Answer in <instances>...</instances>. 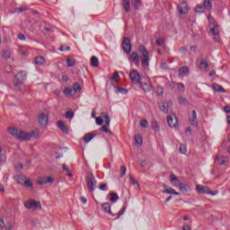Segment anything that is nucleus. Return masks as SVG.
I'll list each match as a JSON object with an SVG mask.
<instances>
[{
  "label": "nucleus",
  "mask_w": 230,
  "mask_h": 230,
  "mask_svg": "<svg viewBox=\"0 0 230 230\" xmlns=\"http://www.w3.org/2000/svg\"><path fill=\"white\" fill-rule=\"evenodd\" d=\"M188 10H190V8L188 7V3L186 1L180 3L178 5V12L181 15L188 13Z\"/></svg>",
  "instance_id": "9d476101"
},
{
  "label": "nucleus",
  "mask_w": 230,
  "mask_h": 230,
  "mask_svg": "<svg viewBox=\"0 0 230 230\" xmlns=\"http://www.w3.org/2000/svg\"><path fill=\"white\" fill-rule=\"evenodd\" d=\"M96 123H97V125H99V126L103 125V119H102V117H97V118H96Z\"/></svg>",
  "instance_id": "6e6d98bb"
},
{
  "label": "nucleus",
  "mask_w": 230,
  "mask_h": 230,
  "mask_svg": "<svg viewBox=\"0 0 230 230\" xmlns=\"http://www.w3.org/2000/svg\"><path fill=\"white\" fill-rule=\"evenodd\" d=\"M140 89H142L144 91V93H150V91H152V84H150V83L147 82H143L140 81V83H138Z\"/></svg>",
  "instance_id": "f8f14e48"
},
{
  "label": "nucleus",
  "mask_w": 230,
  "mask_h": 230,
  "mask_svg": "<svg viewBox=\"0 0 230 230\" xmlns=\"http://www.w3.org/2000/svg\"><path fill=\"white\" fill-rule=\"evenodd\" d=\"M91 64L93 67H98V66H100V60L96 58V56L92 57Z\"/></svg>",
  "instance_id": "c756f323"
},
{
  "label": "nucleus",
  "mask_w": 230,
  "mask_h": 230,
  "mask_svg": "<svg viewBox=\"0 0 230 230\" xmlns=\"http://www.w3.org/2000/svg\"><path fill=\"white\" fill-rule=\"evenodd\" d=\"M45 62L46 59L44 57H36L34 59V64H36V66H44Z\"/></svg>",
  "instance_id": "a878e982"
},
{
  "label": "nucleus",
  "mask_w": 230,
  "mask_h": 230,
  "mask_svg": "<svg viewBox=\"0 0 230 230\" xmlns=\"http://www.w3.org/2000/svg\"><path fill=\"white\" fill-rule=\"evenodd\" d=\"M4 227V220L0 219V229H3Z\"/></svg>",
  "instance_id": "69168bd1"
},
{
  "label": "nucleus",
  "mask_w": 230,
  "mask_h": 230,
  "mask_svg": "<svg viewBox=\"0 0 230 230\" xmlns=\"http://www.w3.org/2000/svg\"><path fill=\"white\" fill-rule=\"evenodd\" d=\"M53 181H54L53 178L50 176L43 177L38 181V184H40V186H43L44 184H51V182H53Z\"/></svg>",
  "instance_id": "dca6fc26"
},
{
  "label": "nucleus",
  "mask_w": 230,
  "mask_h": 230,
  "mask_svg": "<svg viewBox=\"0 0 230 230\" xmlns=\"http://www.w3.org/2000/svg\"><path fill=\"white\" fill-rule=\"evenodd\" d=\"M129 179L131 181V184H133L134 186L137 185V181H136L134 177L130 176Z\"/></svg>",
  "instance_id": "052dcab7"
},
{
  "label": "nucleus",
  "mask_w": 230,
  "mask_h": 230,
  "mask_svg": "<svg viewBox=\"0 0 230 230\" xmlns=\"http://www.w3.org/2000/svg\"><path fill=\"white\" fill-rule=\"evenodd\" d=\"M122 49L124 53H127V55H130L132 51V43H130V39L125 38L122 41Z\"/></svg>",
  "instance_id": "0eeeda50"
},
{
  "label": "nucleus",
  "mask_w": 230,
  "mask_h": 230,
  "mask_svg": "<svg viewBox=\"0 0 230 230\" xmlns=\"http://www.w3.org/2000/svg\"><path fill=\"white\" fill-rule=\"evenodd\" d=\"M99 190H101V191H107V190H109L107 188V183H102L101 185H99Z\"/></svg>",
  "instance_id": "864d4df0"
},
{
  "label": "nucleus",
  "mask_w": 230,
  "mask_h": 230,
  "mask_svg": "<svg viewBox=\"0 0 230 230\" xmlns=\"http://www.w3.org/2000/svg\"><path fill=\"white\" fill-rule=\"evenodd\" d=\"M185 134H191V128H187L186 130H185Z\"/></svg>",
  "instance_id": "338daca9"
},
{
  "label": "nucleus",
  "mask_w": 230,
  "mask_h": 230,
  "mask_svg": "<svg viewBox=\"0 0 230 230\" xmlns=\"http://www.w3.org/2000/svg\"><path fill=\"white\" fill-rule=\"evenodd\" d=\"M111 85L114 87V89H117L118 93H120V94H127L128 93V90L120 86H117L113 83H111Z\"/></svg>",
  "instance_id": "c85d7f7f"
},
{
  "label": "nucleus",
  "mask_w": 230,
  "mask_h": 230,
  "mask_svg": "<svg viewBox=\"0 0 230 230\" xmlns=\"http://www.w3.org/2000/svg\"><path fill=\"white\" fill-rule=\"evenodd\" d=\"M80 200L83 204H87V199L84 198V197H81L80 198Z\"/></svg>",
  "instance_id": "0e129e2a"
},
{
  "label": "nucleus",
  "mask_w": 230,
  "mask_h": 230,
  "mask_svg": "<svg viewBox=\"0 0 230 230\" xmlns=\"http://www.w3.org/2000/svg\"><path fill=\"white\" fill-rule=\"evenodd\" d=\"M62 168H63V172H66V175L68 177H73V173L71 172V171H69V168H67V165H66V164L62 165Z\"/></svg>",
  "instance_id": "a19ab883"
},
{
  "label": "nucleus",
  "mask_w": 230,
  "mask_h": 230,
  "mask_svg": "<svg viewBox=\"0 0 230 230\" xmlns=\"http://www.w3.org/2000/svg\"><path fill=\"white\" fill-rule=\"evenodd\" d=\"M65 118L66 119H73V118H75V111L72 110L66 111L65 114Z\"/></svg>",
  "instance_id": "58836bf2"
},
{
  "label": "nucleus",
  "mask_w": 230,
  "mask_h": 230,
  "mask_svg": "<svg viewBox=\"0 0 230 230\" xmlns=\"http://www.w3.org/2000/svg\"><path fill=\"white\" fill-rule=\"evenodd\" d=\"M164 39H161V38H158L157 40H156V44H157V46H161V47H163V46H164Z\"/></svg>",
  "instance_id": "5fc2aeb1"
},
{
  "label": "nucleus",
  "mask_w": 230,
  "mask_h": 230,
  "mask_svg": "<svg viewBox=\"0 0 230 230\" xmlns=\"http://www.w3.org/2000/svg\"><path fill=\"white\" fill-rule=\"evenodd\" d=\"M196 190L198 193H203L208 195L209 193V187L204 185H197Z\"/></svg>",
  "instance_id": "f3484780"
},
{
  "label": "nucleus",
  "mask_w": 230,
  "mask_h": 230,
  "mask_svg": "<svg viewBox=\"0 0 230 230\" xmlns=\"http://www.w3.org/2000/svg\"><path fill=\"white\" fill-rule=\"evenodd\" d=\"M138 53L141 55V62L144 67H148L150 66V55L148 54V50L145 46L140 45L138 47Z\"/></svg>",
  "instance_id": "f03ea898"
},
{
  "label": "nucleus",
  "mask_w": 230,
  "mask_h": 230,
  "mask_svg": "<svg viewBox=\"0 0 230 230\" xmlns=\"http://www.w3.org/2000/svg\"><path fill=\"white\" fill-rule=\"evenodd\" d=\"M110 202H111L112 204L118 202V200H119V196H118V193L116 192H111L110 193Z\"/></svg>",
  "instance_id": "bb28decb"
},
{
  "label": "nucleus",
  "mask_w": 230,
  "mask_h": 230,
  "mask_svg": "<svg viewBox=\"0 0 230 230\" xmlns=\"http://www.w3.org/2000/svg\"><path fill=\"white\" fill-rule=\"evenodd\" d=\"M180 154H186V146L184 145L180 146Z\"/></svg>",
  "instance_id": "4d7b16f0"
},
{
  "label": "nucleus",
  "mask_w": 230,
  "mask_h": 230,
  "mask_svg": "<svg viewBox=\"0 0 230 230\" xmlns=\"http://www.w3.org/2000/svg\"><path fill=\"white\" fill-rule=\"evenodd\" d=\"M40 203L35 199H29L25 202V208L27 209H37V208H40Z\"/></svg>",
  "instance_id": "6e6552de"
},
{
  "label": "nucleus",
  "mask_w": 230,
  "mask_h": 230,
  "mask_svg": "<svg viewBox=\"0 0 230 230\" xmlns=\"http://www.w3.org/2000/svg\"><path fill=\"white\" fill-rule=\"evenodd\" d=\"M102 208L105 213H108L111 217H116V214L112 213L111 210V203L105 202L102 204Z\"/></svg>",
  "instance_id": "4468645a"
},
{
  "label": "nucleus",
  "mask_w": 230,
  "mask_h": 230,
  "mask_svg": "<svg viewBox=\"0 0 230 230\" xmlns=\"http://www.w3.org/2000/svg\"><path fill=\"white\" fill-rule=\"evenodd\" d=\"M171 181H172L173 186H177V183L179 186L180 182H181V180H179V178L173 174L171 175Z\"/></svg>",
  "instance_id": "e433bc0d"
},
{
  "label": "nucleus",
  "mask_w": 230,
  "mask_h": 230,
  "mask_svg": "<svg viewBox=\"0 0 230 230\" xmlns=\"http://www.w3.org/2000/svg\"><path fill=\"white\" fill-rule=\"evenodd\" d=\"M151 128H152V130H155V132H159L160 128H159V124L157 123L156 120H153L151 122Z\"/></svg>",
  "instance_id": "72a5a7b5"
},
{
  "label": "nucleus",
  "mask_w": 230,
  "mask_h": 230,
  "mask_svg": "<svg viewBox=\"0 0 230 230\" xmlns=\"http://www.w3.org/2000/svg\"><path fill=\"white\" fill-rule=\"evenodd\" d=\"M204 10H206L204 4H197L195 7L196 13H204Z\"/></svg>",
  "instance_id": "c9c22d12"
},
{
  "label": "nucleus",
  "mask_w": 230,
  "mask_h": 230,
  "mask_svg": "<svg viewBox=\"0 0 230 230\" xmlns=\"http://www.w3.org/2000/svg\"><path fill=\"white\" fill-rule=\"evenodd\" d=\"M129 79L131 80V83L135 85L139 84V83H141V81L143 80L141 78V75H139V72L137 69H133L129 73Z\"/></svg>",
  "instance_id": "39448f33"
},
{
  "label": "nucleus",
  "mask_w": 230,
  "mask_h": 230,
  "mask_svg": "<svg viewBox=\"0 0 230 230\" xmlns=\"http://www.w3.org/2000/svg\"><path fill=\"white\" fill-rule=\"evenodd\" d=\"M163 193H165V195H180L179 192L176 191L173 188H168L163 190Z\"/></svg>",
  "instance_id": "b1692460"
},
{
  "label": "nucleus",
  "mask_w": 230,
  "mask_h": 230,
  "mask_svg": "<svg viewBox=\"0 0 230 230\" xmlns=\"http://www.w3.org/2000/svg\"><path fill=\"white\" fill-rule=\"evenodd\" d=\"M73 91H75V93H80V91H82V86H80L79 83H75L73 84Z\"/></svg>",
  "instance_id": "79ce46f5"
},
{
  "label": "nucleus",
  "mask_w": 230,
  "mask_h": 230,
  "mask_svg": "<svg viewBox=\"0 0 230 230\" xmlns=\"http://www.w3.org/2000/svg\"><path fill=\"white\" fill-rule=\"evenodd\" d=\"M170 105H172V101L161 102L158 104V107L164 114H168V112H170Z\"/></svg>",
  "instance_id": "1a4fd4ad"
},
{
  "label": "nucleus",
  "mask_w": 230,
  "mask_h": 230,
  "mask_svg": "<svg viewBox=\"0 0 230 230\" xmlns=\"http://www.w3.org/2000/svg\"><path fill=\"white\" fill-rule=\"evenodd\" d=\"M111 80H113V82H119V74L115 72L111 77Z\"/></svg>",
  "instance_id": "3c124183"
},
{
  "label": "nucleus",
  "mask_w": 230,
  "mask_h": 230,
  "mask_svg": "<svg viewBox=\"0 0 230 230\" xmlns=\"http://www.w3.org/2000/svg\"><path fill=\"white\" fill-rule=\"evenodd\" d=\"M125 211H127V204H124L122 208L118 212L115 220H118V218H119V217H121L125 213Z\"/></svg>",
  "instance_id": "4c0bfd02"
},
{
  "label": "nucleus",
  "mask_w": 230,
  "mask_h": 230,
  "mask_svg": "<svg viewBox=\"0 0 230 230\" xmlns=\"http://www.w3.org/2000/svg\"><path fill=\"white\" fill-rule=\"evenodd\" d=\"M85 182L90 193H93L94 190H96V184L98 181H96V177L93 172H88L85 176Z\"/></svg>",
  "instance_id": "7ed1b4c3"
},
{
  "label": "nucleus",
  "mask_w": 230,
  "mask_h": 230,
  "mask_svg": "<svg viewBox=\"0 0 230 230\" xmlns=\"http://www.w3.org/2000/svg\"><path fill=\"white\" fill-rule=\"evenodd\" d=\"M9 134L13 136L20 141H30L33 136H35V132L28 133L24 130H18L17 128H9Z\"/></svg>",
  "instance_id": "f257e3e1"
},
{
  "label": "nucleus",
  "mask_w": 230,
  "mask_h": 230,
  "mask_svg": "<svg viewBox=\"0 0 230 230\" xmlns=\"http://www.w3.org/2000/svg\"><path fill=\"white\" fill-rule=\"evenodd\" d=\"M140 127L142 128H148V120H146V119L140 120Z\"/></svg>",
  "instance_id": "de8ad7c7"
},
{
  "label": "nucleus",
  "mask_w": 230,
  "mask_h": 230,
  "mask_svg": "<svg viewBox=\"0 0 230 230\" xmlns=\"http://www.w3.org/2000/svg\"><path fill=\"white\" fill-rule=\"evenodd\" d=\"M58 127L63 132V134H69V128L62 120L58 121Z\"/></svg>",
  "instance_id": "a211bd4d"
},
{
  "label": "nucleus",
  "mask_w": 230,
  "mask_h": 230,
  "mask_svg": "<svg viewBox=\"0 0 230 230\" xmlns=\"http://www.w3.org/2000/svg\"><path fill=\"white\" fill-rule=\"evenodd\" d=\"M126 173H127V167L125 165H122L120 167V177H125Z\"/></svg>",
  "instance_id": "603ef678"
},
{
  "label": "nucleus",
  "mask_w": 230,
  "mask_h": 230,
  "mask_svg": "<svg viewBox=\"0 0 230 230\" xmlns=\"http://www.w3.org/2000/svg\"><path fill=\"white\" fill-rule=\"evenodd\" d=\"M122 6L127 13L130 12V0H122Z\"/></svg>",
  "instance_id": "cd10ccee"
},
{
  "label": "nucleus",
  "mask_w": 230,
  "mask_h": 230,
  "mask_svg": "<svg viewBox=\"0 0 230 230\" xmlns=\"http://www.w3.org/2000/svg\"><path fill=\"white\" fill-rule=\"evenodd\" d=\"M64 94H66L67 96H71L73 94V89L69 88V87H66L63 90Z\"/></svg>",
  "instance_id": "a18cd8bd"
},
{
  "label": "nucleus",
  "mask_w": 230,
  "mask_h": 230,
  "mask_svg": "<svg viewBox=\"0 0 230 230\" xmlns=\"http://www.w3.org/2000/svg\"><path fill=\"white\" fill-rule=\"evenodd\" d=\"M179 76H184V75H188L190 73V68L188 66H181L178 70Z\"/></svg>",
  "instance_id": "393cba45"
},
{
  "label": "nucleus",
  "mask_w": 230,
  "mask_h": 230,
  "mask_svg": "<svg viewBox=\"0 0 230 230\" xmlns=\"http://www.w3.org/2000/svg\"><path fill=\"white\" fill-rule=\"evenodd\" d=\"M59 51H71V47L64 48V46H61Z\"/></svg>",
  "instance_id": "13d9d810"
},
{
  "label": "nucleus",
  "mask_w": 230,
  "mask_h": 230,
  "mask_svg": "<svg viewBox=\"0 0 230 230\" xmlns=\"http://www.w3.org/2000/svg\"><path fill=\"white\" fill-rule=\"evenodd\" d=\"M38 121L40 127H46V125H48V122L49 121L48 114L40 113V116L38 117Z\"/></svg>",
  "instance_id": "9b49d317"
},
{
  "label": "nucleus",
  "mask_w": 230,
  "mask_h": 230,
  "mask_svg": "<svg viewBox=\"0 0 230 230\" xmlns=\"http://www.w3.org/2000/svg\"><path fill=\"white\" fill-rule=\"evenodd\" d=\"M147 163H146V160H142L139 164V165L142 167V168H145V166H146Z\"/></svg>",
  "instance_id": "e2e57ef3"
},
{
  "label": "nucleus",
  "mask_w": 230,
  "mask_h": 230,
  "mask_svg": "<svg viewBox=\"0 0 230 230\" xmlns=\"http://www.w3.org/2000/svg\"><path fill=\"white\" fill-rule=\"evenodd\" d=\"M129 60H132L133 64L135 66H139L141 64V61L139 60V55H137V52L133 51L130 55Z\"/></svg>",
  "instance_id": "2eb2a0df"
},
{
  "label": "nucleus",
  "mask_w": 230,
  "mask_h": 230,
  "mask_svg": "<svg viewBox=\"0 0 230 230\" xmlns=\"http://www.w3.org/2000/svg\"><path fill=\"white\" fill-rule=\"evenodd\" d=\"M213 87L217 93H226V89H224V87L218 84H214Z\"/></svg>",
  "instance_id": "473e14b6"
},
{
  "label": "nucleus",
  "mask_w": 230,
  "mask_h": 230,
  "mask_svg": "<svg viewBox=\"0 0 230 230\" xmlns=\"http://www.w3.org/2000/svg\"><path fill=\"white\" fill-rule=\"evenodd\" d=\"M203 6L205 10L211 12V10H213V0H204Z\"/></svg>",
  "instance_id": "412c9836"
},
{
  "label": "nucleus",
  "mask_w": 230,
  "mask_h": 230,
  "mask_svg": "<svg viewBox=\"0 0 230 230\" xmlns=\"http://www.w3.org/2000/svg\"><path fill=\"white\" fill-rule=\"evenodd\" d=\"M179 188H180V191H181V193H188V191L190 190V185H188L187 183H184V182H180Z\"/></svg>",
  "instance_id": "4be33fe9"
},
{
  "label": "nucleus",
  "mask_w": 230,
  "mask_h": 230,
  "mask_svg": "<svg viewBox=\"0 0 230 230\" xmlns=\"http://www.w3.org/2000/svg\"><path fill=\"white\" fill-rule=\"evenodd\" d=\"M2 57L3 58H10V57H12V51H10V49H4L2 51Z\"/></svg>",
  "instance_id": "f704fd0d"
},
{
  "label": "nucleus",
  "mask_w": 230,
  "mask_h": 230,
  "mask_svg": "<svg viewBox=\"0 0 230 230\" xmlns=\"http://www.w3.org/2000/svg\"><path fill=\"white\" fill-rule=\"evenodd\" d=\"M182 230H191L188 225L183 226Z\"/></svg>",
  "instance_id": "774afa93"
},
{
  "label": "nucleus",
  "mask_w": 230,
  "mask_h": 230,
  "mask_svg": "<svg viewBox=\"0 0 230 230\" xmlns=\"http://www.w3.org/2000/svg\"><path fill=\"white\" fill-rule=\"evenodd\" d=\"M104 119H105V123H106V125H104V126L111 127V117H109V115L105 114Z\"/></svg>",
  "instance_id": "8fccbe9b"
},
{
  "label": "nucleus",
  "mask_w": 230,
  "mask_h": 230,
  "mask_svg": "<svg viewBox=\"0 0 230 230\" xmlns=\"http://www.w3.org/2000/svg\"><path fill=\"white\" fill-rule=\"evenodd\" d=\"M94 137H96V133L90 132L84 135L83 141H84V143H89L92 139H94Z\"/></svg>",
  "instance_id": "aec40b11"
},
{
  "label": "nucleus",
  "mask_w": 230,
  "mask_h": 230,
  "mask_svg": "<svg viewBox=\"0 0 230 230\" xmlns=\"http://www.w3.org/2000/svg\"><path fill=\"white\" fill-rule=\"evenodd\" d=\"M18 39L19 40H26V36H24L22 33H20L18 34Z\"/></svg>",
  "instance_id": "bf43d9fd"
},
{
  "label": "nucleus",
  "mask_w": 230,
  "mask_h": 230,
  "mask_svg": "<svg viewBox=\"0 0 230 230\" xmlns=\"http://www.w3.org/2000/svg\"><path fill=\"white\" fill-rule=\"evenodd\" d=\"M75 64H76V62L75 61V59H73V58L66 59V66L68 67H73V66H75Z\"/></svg>",
  "instance_id": "37998d69"
},
{
  "label": "nucleus",
  "mask_w": 230,
  "mask_h": 230,
  "mask_svg": "<svg viewBox=\"0 0 230 230\" xmlns=\"http://www.w3.org/2000/svg\"><path fill=\"white\" fill-rule=\"evenodd\" d=\"M178 102H179L180 105H186V103H188V100H186V98H184L182 96L178 97Z\"/></svg>",
  "instance_id": "c03bdc74"
},
{
  "label": "nucleus",
  "mask_w": 230,
  "mask_h": 230,
  "mask_svg": "<svg viewBox=\"0 0 230 230\" xmlns=\"http://www.w3.org/2000/svg\"><path fill=\"white\" fill-rule=\"evenodd\" d=\"M209 28L210 33L214 36L216 42H220V31L218 30L220 26H218V24L210 23Z\"/></svg>",
  "instance_id": "423d86ee"
},
{
  "label": "nucleus",
  "mask_w": 230,
  "mask_h": 230,
  "mask_svg": "<svg viewBox=\"0 0 230 230\" xmlns=\"http://www.w3.org/2000/svg\"><path fill=\"white\" fill-rule=\"evenodd\" d=\"M24 186H26V188H32L33 187V181H31V180H25L23 181Z\"/></svg>",
  "instance_id": "49530a36"
},
{
  "label": "nucleus",
  "mask_w": 230,
  "mask_h": 230,
  "mask_svg": "<svg viewBox=\"0 0 230 230\" xmlns=\"http://www.w3.org/2000/svg\"><path fill=\"white\" fill-rule=\"evenodd\" d=\"M131 4L135 10H139L141 6V0H132Z\"/></svg>",
  "instance_id": "2f4dec72"
},
{
  "label": "nucleus",
  "mask_w": 230,
  "mask_h": 230,
  "mask_svg": "<svg viewBox=\"0 0 230 230\" xmlns=\"http://www.w3.org/2000/svg\"><path fill=\"white\" fill-rule=\"evenodd\" d=\"M167 123L171 128H175L178 125L177 118L173 119L171 116L167 117Z\"/></svg>",
  "instance_id": "6ab92c4d"
},
{
  "label": "nucleus",
  "mask_w": 230,
  "mask_h": 230,
  "mask_svg": "<svg viewBox=\"0 0 230 230\" xmlns=\"http://www.w3.org/2000/svg\"><path fill=\"white\" fill-rule=\"evenodd\" d=\"M135 143L137 145V146H141L143 145V137L141 135L135 136Z\"/></svg>",
  "instance_id": "7c9ffc66"
},
{
  "label": "nucleus",
  "mask_w": 230,
  "mask_h": 230,
  "mask_svg": "<svg viewBox=\"0 0 230 230\" xmlns=\"http://www.w3.org/2000/svg\"><path fill=\"white\" fill-rule=\"evenodd\" d=\"M224 111L225 112H226V114H230V106L229 105L225 106Z\"/></svg>",
  "instance_id": "680f3d73"
},
{
  "label": "nucleus",
  "mask_w": 230,
  "mask_h": 230,
  "mask_svg": "<svg viewBox=\"0 0 230 230\" xmlns=\"http://www.w3.org/2000/svg\"><path fill=\"white\" fill-rule=\"evenodd\" d=\"M189 122L192 127H197L199 125V120L197 119V111H192V115L189 117Z\"/></svg>",
  "instance_id": "ddd939ff"
},
{
  "label": "nucleus",
  "mask_w": 230,
  "mask_h": 230,
  "mask_svg": "<svg viewBox=\"0 0 230 230\" xmlns=\"http://www.w3.org/2000/svg\"><path fill=\"white\" fill-rule=\"evenodd\" d=\"M100 130L102 131V132H106L108 134H112V131H111V129H109V126H102L100 128Z\"/></svg>",
  "instance_id": "09e8293b"
},
{
  "label": "nucleus",
  "mask_w": 230,
  "mask_h": 230,
  "mask_svg": "<svg viewBox=\"0 0 230 230\" xmlns=\"http://www.w3.org/2000/svg\"><path fill=\"white\" fill-rule=\"evenodd\" d=\"M14 181H16L18 184H24V181H26V176L24 174H17L16 176H14Z\"/></svg>",
  "instance_id": "5701e85b"
},
{
  "label": "nucleus",
  "mask_w": 230,
  "mask_h": 230,
  "mask_svg": "<svg viewBox=\"0 0 230 230\" xmlns=\"http://www.w3.org/2000/svg\"><path fill=\"white\" fill-rule=\"evenodd\" d=\"M24 80H26V73L24 72H18L14 75L13 85L17 91H21V86L24 84Z\"/></svg>",
  "instance_id": "20e7f679"
},
{
  "label": "nucleus",
  "mask_w": 230,
  "mask_h": 230,
  "mask_svg": "<svg viewBox=\"0 0 230 230\" xmlns=\"http://www.w3.org/2000/svg\"><path fill=\"white\" fill-rule=\"evenodd\" d=\"M199 67L200 69H208V67H209V64H208L205 59H201L199 62Z\"/></svg>",
  "instance_id": "ea45409f"
}]
</instances>
